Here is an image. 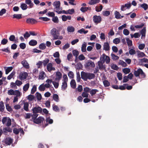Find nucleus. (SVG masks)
I'll list each match as a JSON object with an SVG mask.
<instances>
[{
	"mask_svg": "<svg viewBox=\"0 0 148 148\" xmlns=\"http://www.w3.org/2000/svg\"><path fill=\"white\" fill-rule=\"evenodd\" d=\"M91 8L90 7H82L80 8V10L82 12H84L87 11L88 10H90Z\"/></svg>",
	"mask_w": 148,
	"mask_h": 148,
	"instance_id": "nucleus-32",
	"label": "nucleus"
},
{
	"mask_svg": "<svg viewBox=\"0 0 148 148\" xmlns=\"http://www.w3.org/2000/svg\"><path fill=\"white\" fill-rule=\"evenodd\" d=\"M9 39L10 41H14L15 43L18 42L17 41L18 40V39H17L16 40L15 39V37L14 35H11L9 38Z\"/></svg>",
	"mask_w": 148,
	"mask_h": 148,
	"instance_id": "nucleus-24",
	"label": "nucleus"
},
{
	"mask_svg": "<svg viewBox=\"0 0 148 148\" xmlns=\"http://www.w3.org/2000/svg\"><path fill=\"white\" fill-rule=\"evenodd\" d=\"M38 89L40 91H44L45 89L44 84H43L40 85L38 88Z\"/></svg>",
	"mask_w": 148,
	"mask_h": 148,
	"instance_id": "nucleus-40",
	"label": "nucleus"
},
{
	"mask_svg": "<svg viewBox=\"0 0 148 148\" xmlns=\"http://www.w3.org/2000/svg\"><path fill=\"white\" fill-rule=\"evenodd\" d=\"M36 97L38 100H40L42 98V96L41 94L38 92H36Z\"/></svg>",
	"mask_w": 148,
	"mask_h": 148,
	"instance_id": "nucleus-59",
	"label": "nucleus"
},
{
	"mask_svg": "<svg viewBox=\"0 0 148 148\" xmlns=\"http://www.w3.org/2000/svg\"><path fill=\"white\" fill-rule=\"evenodd\" d=\"M119 64L123 67L126 66L127 65V64L125 62L121 60H119Z\"/></svg>",
	"mask_w": 148,
	"mask_h": 148,
	"instance_id": "nucleus-48",
	"label": "nucleus"
},
{
	"mask_svg": "<svg viewBox=\"0 0 148 148\" xmlns=\"http://www.w3.org/2000/svg\"><path fill=\"white\" fill-rule=\"evenodd\" d=\"M46 75L44 72L43 71L40 72L38 76V79L43 80L46 77Z\"/></svg>",
	"mask_w": 148,
	"mask_h": 148,
	"instance_id": "nucleus-15",
	"label": "nucleus"
},
{
	"mask_svg": "<svg viewBox=\"0 0 148 148\" xmlns=\"http://www.w3.org/2000/svg\"><path fill=\"white\" fill-rule=\"evenodd\" d=\"M120 42V40L119 38H116L113 40V42L115 44H118Z\"/></svg>",
	"mask_w": 148,
	"mask_h": 148,
	"instance_id": "nucleus-64",
	"label": "nucleus"
},
{
	"mask_svg": "<svg viewBox=\"0 0 148 148\" xmlns=\"http://www.w3.org/2000/svg\"><path fill=\"white\" fill-rule=\"evenodd\" d=\"M73 54L76 58L79 54V52L77 50H74L73 51Z\"/></svg>",
	"mask_w": 148,
	"mask_h": 148,
	"instance_id": "nucleus-42",
	"label": "nucleus"
},
{
	"mask_svg": "<svg viewBox=\"0 0 148 148\" xmlns=\"http://www.w3.org/2000/svg\"><path fill=\"white\" fill-rule=\"evenodd\" d=\"M47 69L48 71L50 72L52 71L55 70V68L53 67L52 63H50L47 65Z\"/></svg>",
	"mask_w": 148,
	"mask_h": 148,
	"instance_id": "nucleus-12",
	"label": "nucleus"
},
{
	"mask_svg": "<svg viewBox=\"0 0 148 148\" xmlns=\"http://www.w3.org/2000/svg\"><path fill=\"white\" fill-rule=\"evenodd\" d=\"M67 86V82H62L61 89L62 90H64L66 89Z\"/></svg>",
	"mask_w": 148,
	"mask_h": 148,
	"instance_id": "nucleus-30",
	"label": "nucleus"
},
{
	"mask_svg": "<svg viewBox=\"0 0 148 148\" xmlns=\"http://www.w3.org/2000/svg\"><path fill=\"white\" fill-rule=\"evenodd\" d=\"M123 71L125 74L129 73L130 71V69L127 68L123 69Z\"/></svg>",
	"mask_w": 148,
	"mask_h": 148,
	"instance_id": "nucleus-55",
	"label": "nucleus"
},
{
	"mask_svg": "<svg viewBox=\"0 0 148 148\" xmlns=\"http://www.w3.org/2000/svg\"><path fill=\"white\" fill-rule=\"evenodd\" d=\"M25 3L26 4L28 5L29 8H32L34 6V4L32 2L31 0H26Z\"/></svg>",
	"mask_w": 148,
	"mask_h": 148,
	"instance_id": "nucleus-19",
	"label": "nucleus"
},
{
	"mask_svg": "<svg viewBox=\"0 0 148 148\" xmlns=\"http://www.w3.org/2000/svg\"><path fill=\"white\" fill-rule=\"evenodd\" d=\"M93 18L94 23L96 24L100 23L101 20V18L100 16L97 15L94 16Z\"/></svg>",
	"mask_w": 148,
	"mask_h": 148,
	"instance_id": "nucleus-10",
	"label": "nucleus"
},
{
	"mask_svg": "<svg viewBox=\"0 0 148 148\" xmlns=\"http://www.w3.org/2000/svg\"><path fill=\"white\" fill-rule=\"evenodd\" d=\"M22 95V93L18 90H15L14 92V95H16V97L20 98Z\"/></svg>",
	"mask_w": 148,
	"mask_h": 148,
	"instance_id": "nucleus-27",
	"label": "nucleus"
},
{
	"mask_svg": "<svg viewBox=\"0 0 148 148\" xmlns=\"http://www.w3.org/2000/svg\"><path fill=\"white\" fill-rule=\"evenodd\" d=\"M5 109V106L3 101H1L0 102V111L1 112L4 111Z\"/></svg>",
	"mask_w": 148,
	"mask_h": 148,
	"instance_id": "nucleus-33",
	"label": "nucleus"
},
{
	"mask_svg": "<svg viewBox=\"0 0 148 148\" xmlns=\"http://www.w3.org/2000/svg\"><path fill=\"white\" fill-rule=\"evenodd\" d=\"M126 41L129 48L130 47H131L132 45V41L131 40H130L129 38H127L126 39Z\"/></svg>",
	"mask_w": 148,
	"mask_h": 148,
	"instance_id": "nucleus-39",
	"label": "nucleus"
},
{
	"mask_svg": "<svg viewBox=\"0 0 148 148\" xmlns=\"http://www.w3.org/2000/svg\"><path fill=\"white\" fill-rule=\"evenodd\" d=\"M21 18V14H14L13 15V18H16L18 19Z\"/></svg>",
	"mask_w": 148,
	"mask_h": 148,
	"instance_id": "nucleus-61",
	"label": "nucleus"
},
{
	"mask_svg": "<svg viewBox=\"0 0 148 148\" xmlns=\"http://www.w3.org/2000/svg\"><path fill=\"white\" fill-rule=\"evenodd\" d=\"M53 5L54 7L55 11L58 13V12L60 10V1H56L54 2Z\"/></svg>",
	"mask_w": 148,
	"mask_h": 148,
	"instance_id": "nucleus-4",
	"label": "nucleus"
},
{
	"mask_svg": "<svg viewBox=\"0 0 148 148\" xmlns=\"http://www.w3.org/2000/svg\"><path fill=\"white\" fill-rule=\"evenodd\" d=\"M70 85L71 87L75 89L76 87V83L74 79H72L71 81Z\"/></svg>",
	"mask_w": 148,
	"mask_h": 148,
	"instance_id": "nucleus-23",
	"label": "nucleus"
},
{
	"mask_svg": "<svg viewBox=\"0 0 148 148\" xmlns=\"http://www.w3.org/2000/svg\"><path fill=\"white\" fill-rule=\"evenodd\" d=\"M2 131L3 134L6 135H7L8 132H11L12 129L9 127H5L3 128Z\"/></svg>",
	"mask_w": 148,
	"mask_h": 148,
	"instance_id": "nucleus-13",
	"label": "nucleus"
},
{
	"mask_svg": "<svg viewBox=\"0 0 148 148\" xmlns=\"http://www.w3.org/2000/svg\"><path fill=\"white\" fill-rule=\"evenodd\" d=\"M53 98L54 100L56 102H58L59 100L58 95L56 94H53Z\"/></svg>",
	"mask_w": 148,
	"mask_h": 148,
	"instance_id": "nucleus-38",
	"label": "nucleus"
},
{
	"mask_svg": "<svg viewBox=\"0 0 148 148\" xmlns=\"http://www.w3.org/2000/svg\"><path fill=\"white\" fill-rule=\"evenodd\" d=\"M106 56V55L105 54H102L100 58V61L104 63L105 62Z\"/></svg>",
	"mask_w": 148,
	"mask_h": 148,
	"instance_id": "nucleus-45",
	"label": "nucleus"
},
{
	"mask_svg": "<svg viewBox=\"0 0 148 148\" xmlns=\"http://www.w3.org/2000/svg\"><path fill=\"white\" fill-rule=\"evenodd\" d=\"M46 47L45 44L44 43H41L39 45V48L42 50L45 49Z\"/></svg>",
	"mask_w": 148,
	"mask_h": 148,
	"instance_id": "nucleus-43",
	"label": "nucleus"
},
{
	"mask_svg": "<svg viewBox=\"0 0 148 148\" xmlns=\"http://www.w3.org/2000/svg\"><path fill=\"white\" fill-rule=\"evenodd\" d=\"M6 109L8 111L11 112L12 111V109L11 107L10 106L9 104H6Z\"/></svg>",
	"mask_w": 148,
	"mask_h": 148,
	"instance_id": "nucleus-62",
	"label": "nucleus"
},
{
	"mask_svg": "<svg viewBox=\"0 0 148 148\" xmlns=\"http://www.w3.org/2000/svg\"><path fill=\"white\" fill-rule=\"evenodd\" d=\"M134 74L136 77L139 76L141 78H144L145 77V73L140 69H138L137 71H135Z\"/></svg>",
	"mask_w": 148,
	"mask_h": 148,
	"instance_id": "nucleus-3",
	"label": "nucleus"
},
{
	"mask_svg": "<svg viewBox=\"0 0 148 148\" xmlns=\"http://www.w3.org/2000/svg\"><path fill=\"white\" fill-rule=\"evenodd\" d=\"M15 90H14L12 89H10L8 90V95H14V92Z\"/></svg>",
	"mask_w": 148,
	"mask_h": 148,
	"instance_id": "nucleus-63",
	"label": "nucleus"
},
{
	"mask_svg": "<svg viewBox=\"0 0 148 148\" xmlns=\"http://www.w3.org/2000/svg\"><path fill=\"white\" fill-rule=\"evenodd\" d=\"M59 82L58 81H53L52 83L54 85V87L56 88H58L59 86Z\"/></svg>",
	"mask_w": 148,
	"mask_h": 148,
	"instance_id": "nucleus-47",
	"label": "nucleus"
},
{
	"mask_svg": "<svg viewBox=\"0 0 148 148\" xmlns=\"http://www.w3.org/2000/svg\"><path fill=\"white\" fill-rule=\"evenodd\" d=\"M67 30L68 32H73L75 31V28L73 26H69L67 27Z\"/></svg>",
	"mask_w": 148,
	"mask_h": 148,
	"instance_id": "nucleus-28",
	"label": "nucleus"
},
{
	"mask_svg": "<svg viewBox=\"0 0 148 148\" xmlns=\"http://www.w3.org/2000/svg\"><path fill=\"white\" fill-rule=\"evenodd\" d=\"M104 63L100 61H99L97 62L99 69L101 70H104L106 69L105 66L103 65Z\"/></svg>",
	"mask_w": 148,
	"mask_h": 148,
	"instance_id": "nucleus-14",
	"label": "nucleus"
},
{
	"mask_svg": "<svg viewBox=\"0 0 148 148\" xmlns=\"http://www.w3.org/2000/svg\"><path fill=\"white\" fill-rule=\"evenodd\" d=\"M81 77L84 80L87 81L88 79H94L95 77V75L94 73L82 71L81 73Z\"/></svg>",
	"mask_w": 148,
	"mask_h": 148,
	"instance_id": "nucleus-1",
	"label": "nucleus"
},
{
	"mask_svg": "<svg viewBox=\"0 0 148 148\" xmlns=\"http://www.w3.org/2000/svg\"><path fill=\"white\" fill-rule=\"evenodd\" d=\"M129 53L131 55H134L136 53V51L134 48H129Z\"/></svg>",
	"mask_w": 148,
	"mask_h": 148,
	"instance_id": "nucleus-34",
	"label": "nucleus"
},
{
	"mask_svg": "<svg viewBox=\"0 0 148 148\" xmlns=\"http://www.w3.org/2000/svg\"><path fill=\"white\" fill-rule=\"evenodd\" d=\"M62 74L60 72H57L56 74V77L55 80L56 81L59 82L61 78Z\"/></svg>",
	"mask_w": 148,
	"mask_h": 148,
	"instance_id": "nucleus-16",
	"label": "nucleus"
},
{
	"mask_svg": "<svg viewBox=\"0 0 148 148\" xmlns=\"http://www.w3.org/2000/svg\"><path fill=\"white\" fill-rule=\"evenodd\" d=\"M4 69L5 70V73L6 74H8L9 73L10 71H11L13 69V67L12 66H10L9 67H4Z\"/></svg>",
	"mask_w": 148,
	"mask_h": 148,
	"instance_id": "nucleus-29",
	"label": "nucleus"
},
{
	"mask_svg": "<svg viewBox=\"0 0 148 148\" xmlns=\"http://www.w3.org/2000/svg\"><path fill=\"white\" fill-rule=\"evenodd\" d=\"M115 17L117 19H120L123 17V16H121L119 13L116 11L114 13Z\"/></svg>",
	"mask_w": 148,
	"mask_h": 148,
	"instance_id": "nucleus-25",
	"label": "nucleus"
},
{
	"mask_svg": "<svg viewBox=\"0 0 148 148\" xmlns=\"http://www.w3.org/2000/svg\"><path fill=\"white\" fill-rule=\"evenodd\" d=\"M103 8V6L100 5L99 6H96L95 8L96 11L97 12L101 11Z\"/></svg>",
	"mask_w": 148,
	"mask_h": 148,
	"instance_id": "nucleus-41",
	"label": "nucleus"
},
{
	"mask_svg": "<svg viewBox=\"0 0 148 148\" xmlns=\"http://www.w3.org/2000/svg\"><path fill=\"white\" fill-rule=\"evenodd\" d=\"M32 110L33 113L36 114L38 113H41L42 110L40 107L38 106L32 109Z\"/></svg>",
	"mask_w": 148,
	"mask_h": 148,
	"instance_id": "nucleus-9",
	"label": "nucleus"
},
{
	"mask_svg": "<svg viewBox=\"0 0 148 148\" xmlns=\"http://www.w3.org/2000/svg\"><path fill=\"white\" fill-rule=\"evenodd\" d=\"M21 63L25 68L28 69L30 68L29 64L26 60H23L21 61Z\"/></svg>",
	"mask_w": 148,
	"mask_h": 148,
	"instance_id": "nucleus-8",
	"label": "nucleus"
},
{
	"mask_svg": "<svg viewBox=\"0 0 148 148\" xmlns=\"http://www.w3.org/2000/svg\"><path fill=\"white\" fill-rule=\"evenodd\" d=\"M49 62V60L47 58L45 59L42 62V64H43V66H46L47 64Z\"/></svg>",
	"mask_w": 148,
	"mask_h": 148,
	"instance_id": "nucleus-58",
	"label": "nucleus"
},
{
	"mask_svg": "<svg viewBox=\"0 0 148 148\" xmlns=\"http://www.w3.org/2000/svg\"><path fill=\"white\" fill-rule=\"evenodd\" d=\"M20 7L23 10H25L27 8V6L26 3H22L21 4Z\"/></svg>",
	"mask_w": 148,
	"mask_h": 148,
	"instance_id": "nucleus-37",
	"label": "nucleus"
},
{
	"mask_svg": "<svg viewBox=\"0 0 148 148\" xmlns=\"http://www.w3.org/2000/svg\"><path fill=\"white\" fill-rule=\"evenodd\" d=\"M53 109L54 111L56 112H59L60 111V109L56 105H53Z\"/></svg>",
	"mask_w": 148,
	"mask_h": 148,
	"instance_id": "nucleus-49",
	"label": "nucleus"
},
{
	"mask_svg": "<svg viewBox=\"0 0 148 148\" xmlns=\"http://www.w3.org/2000/svg\"><path fill=\"white\" fill-rule=\"evenodd\" d=\"M146 32V27H144L140 31V32L142 35L141 38H144L145 36Z\"/></svg>",
	"mask_w": 148,
	"mask_h": 148,
	"instance_id": "nucleus-22",
	"label": "nucleus"
},
{
	"mask_svg": "<svg viewBox=\"0 0 148 148\" xmlns=\"http://www.w3.org/2000/svg\"><path fill=\"white\" fill-rule=\"evenodd\" d=\"M140 6L141 7L143 8L145 10H146L148 8V5L147 4L145 3H144L140 5Z\"/></svg>",
	"mask_w": 148,
	"mask_h": 148,
	"instance_id": "nucleus-51",
	"label": "nucleus"
},
{
	"mask_svg": "<svg viewBox=\"0 0 148 148\" xmlns=\"http://www.w3.org/2000/svg\"><path fill=\"white\" fill-rule=\"evenodd\" d=\"M30 84L29 82L25 84L23 87V92L24 93L27 92L29 88Z\"/></svg>",
	"mask_w": 148,
	"mask_h": 148,
	"instance_id": "nucleus-18",
	"label": "nucleus"
},
{
	"mask_svg": "<svg viewBox=\"0 0 148 148\" xmlns=\"http://www.w3.org/2000/svg\"><path fill=\"white\" fill-rule=\"evenodd\" d=\"M37 41L34 40H32L29 42V44L30 46H34L37 44Z\"/></svg>",
	"mask_w": 148,
	"mask_h": 148,
	"instance_id": "nucleus-26",
	"label": "nucleus"
},
{
	"mask_svg": "<svg viewBox=\"0 0 148 148\" xmlns=\"http://www.w3.org/2000/svg\"><path fill=\"white\" fill-rule=\"evenodd\" d=\"M69 77L70 78H73L74 77V74L72 71H70L68 74Z\"/></svg>",
	"mask_w": 148,
	"mask_h": 148,
	"instance_id": "nucleus-60",
	"label": "nucleus"
},
{
	"mask_svg": "<svg viewBox=\"0 0 148 148\" xmlns=\"http://www.w3.org/2000/svg\"><path fill=\"white\" fill-rule=\"evenodd\" d=\"M52 21L55 23H58L59 22V20L58 17L57 16H54L53 17Z\"/></svg>",
	"mask_w": 148,
	"mask_h": 148,
	"instance_id": "nucleus-53",
	"label": "nucleus"
},
{
	"mask_svg": "<svg viewBox=\"0 0 148 148\" xmlns=\"http://www.w3.org/2000/svg\"><path fill=\"white\" fill-rule=\"evenodd\" d=\"M85 66L86 68H93L95 67V65L93 62L89 60L85 63Z\"/></svg>",
	"mask_w": 148,
	"mask_h": 148,
	"instance_id": "nucleus-7",
	"label": "nucleus"
},
{
	"mask_svg": "<svg viewBox=\"0 0 148 148\" xmlns=\"http://www.w3.org/2000/svg\"><path fill=\"white\" fill-rule=\"evenodd\" d=\"M100 0H89L88 4L90 5H93L99 3Z\"/></svg>",
	"mask_w": 148,
	"mask_h": 148,
	"instance_id": "nucleus-21",
	"label": "nucleus"
},
{
	"mask_svg": "<svg viewBox=\"0 0 148 148\" xmlns=\"http://www.w3.org/2000/svg\"><path fill=\"white\" fill-rule=\"evenodd\" d=\"M52 82V80L51 79H48L46 81V82L47 83L44 84L45 88H49L51 86V83Z\"/></svg>",
	"mask_w": 148,
	"mask_h": 148,
	"instance_id": "nucleus-11",
	"label": "nucleus"
},
{
	"mask_svg": "<svg viewBox=\"0 0 148 148\" xmlns=\"http://www.w3.org/2000/svg\"><path fill=\"white\" fill-rule=\"evenodd\" d=\"M47 15L49 17H53L55 16V14L53 12H48Z\"/></svg>",
	"mask_w": 148,
	"mask_h": 148,
	"instance_id": "nucleus-56",
	"label": "nucleus"
},
{
	"mask_svg": "<svg viewBox=\"0 0 148 148\" xmlns=\"http://www.w3.org/2000/svg\"><path fill=\"white\" fill-rule=\"evenodd\" d=\"M13 142V139L10 137H6L5 139L2 141L3 143L8 145H10Z\"/></svg>",
	"mask_w": 148,
	"mask_h": 148,
	"instance_id": "nucleus-6",
	"label": "nucleus"
},
{
	"mask_svg": "<svg viewBox=\"0 0 148 148\" xmlns=\"http://www.w3.org/2000/svg\"><path fill=\"white\" fill-rule=\"evenodd\" d=\"M29 104L27 102H25L24 104V109L27 112L29 111L28 109Z\"/></svg>",
	"mask_w": 148,
	"mask_h": 148,
	"instance_id": "nucleus-36",
	"label": "nucleus"
},
{
	"mask_svg": "<svg viewBox=\"0 0 148 148\" xmlns=\"http://www.w3.org/2000/svg\"><path fill=\"white\" fill-rule=\"evenodd\" d=\"M87 44L85 42H84L82 45L81 48L82 51L83 52H85L86 51V47Z\"/></svg>",
	"mask_w": 148,
	"mask_h": 148,
	"instance_id": "nucleus-35",
	"label": "nucleus"
},
{
	"mask_svg": "<svg viewBox=\"0 0 148 148\" xmlns=\"http://www.w3.org/2000/svg\"><path fill=\"white\" fill-rule=\"evenodd\" d=\"M26 22L28 23L35 24L37 22V21L33 18H29L27 19Z\"/></svg>",
	"mask_w": 148,
	"mask_h": 148,
	"instance_id": "nucleus-17",
	"label": "nucleus"
},
{
	"mask_svg": "<svg viewBox=\"0 0 148 148\" xmlns=\"http://www.w3.org/2000/svg\"><path fill=\"white\" fill-rule=\"evenodd\" d=\"M137 56L139 58H141L145 56V54L143 52L139 51L138 53Z\"/></svg>",
	"mask_w": 148,
	"mask_h": 148,
	"instance_id": "nucleus-57",
	"label": "nucleus"
},
{
	"mask_svg": "<svg viewBox=\"0 0 148 148\" xmlns=\"http://www.w3.org/2000/svg\"><path fill=\"white\" fill-rule=\"evenodd\" d=\"M36 86L35 85H34L33 86L31 90V94H34L36 90Z\"/></svg>",
	"mask_w": 148,
	"mask_h": 148,
	"instance_id": "nucleus-44",
	"label": "nucleus"
},
{
	"mask_svg": "<svg viewBox=\"0 0 148 148\" xmlns=\"http://www.w3.org/2000/svg\"><path fill=\"white\" fill-rule=\"evenodd\" d=\"M28 75L27 73L25 72H21L19 75V78L21 81L23 80L26 79Z\"/></svg>",
	"mask_w": 148,
	"mask_h": 148,
	"instance_id": "nucleus-5",
	"label": "nucleus"
},
{
	"mask_svg": "<svg viewBox=\"0 0 148 148\" xmlns=\"http://www.w3.org/2000/svg\"><path fill=\"white\" fill-rule=\"evenodd\" d=\"M110 47L108 42H105L103 45V49L106 51H108L110 50Z\"/></svg>",
	"mask_w": 148,
	"mask_h": 148,
	"instance_id": "nucleus-20",
	"label": "nucleus"
},
{
	"mask_svg": "<svg viewBox=\"0 0 148 148\" xmlns=\"http://www.w3.org/2000/svg\"><path fill=\"white\" fill-rule=\"evenodd\" d=\"M103 82L105 87H108L110 85V83L108 80H105L103 81Z\"/></svg>",
	"mask_w": 148,
	"mask_h": 148,
	"instance_id": "nucleus-50",
	"label": "nucleus"
},
{
	"mask_svg": "<svg viewBox=\"0 0 148 148\" xmlns=\"http://www.w3.org/2000/svg\"><path fill=\"white\" fill-rule=\"evenodd\" d=\"M78 32L80 34H82L83 33L84 34H86L88 32V31H85L84 29L82 28L79 30L78 31Z\"/></svg>",
	"mask_w": 148,
	"mask_h": 148,
	"instance_id": "nucleus-54",
	"label": "nucleus"
},
{
	"mask_svg": "<svg viewBox=\"0 0 148 148\" xmlns=\"http://www.w3.org/2000/svg\"><path fill=\"white\" fill-rule=\"evenodd\" d=\"M81 80L80 74L79 72H77L76 73V80L77 82H80Z\"/></svg>",
	"mask_w": 148,
	"mask_h": 148,
	"instance_id": "nucleus-52",
	"label": "nucleus"
},
{
	"mask_svg": "<svg viewBox=\"0 0 148 148\" xmlns=\"http://www.w3.org/2000/svg\"><path fill=\"white\" fill-rule=\"evenodd\" d=\"M50 34L53 37V40L62 39L63 37L62 36H60L59 31L55 28H53L50 31Z\"/></svg>",
	"mask_w": 148,
	"mask_h": 148,
	"instance_id": "nucleus-2",
	"label": "nucleus"
},
{
	"mask_svg": "<svg viewBox=\"0 0 148 148\" xmlns=\"http://www.w3.org/2000/svg\"><path fill=\"white\" fill-rule=\"evenodd\" d=\"M99 91L96 89H92L90 91V93L92 96H93L96 92H98Z\"/></svg>",
	"mask_w": 148,
	"mask_h": 148,
	"instance_id": "nucleus-31",
	"label": "nucleus"
},
{
	"mask_svg": "<svg viewBox=\"0 0 148 148\" xmlns=\"http://www.w3.org/2000/svg\"><path fill=\"white\" fill-rule=\"evenodd\" d=\"M111 55L112 57V58L113 60H118L119 59V57L115 55V54H114L112 53Z\"/></svg>",
	"mask_w": 148,
	"mask_h": 148,
	"instance_id": "nucleus-46",
	"label": "nucleus"
}]
</instances>
